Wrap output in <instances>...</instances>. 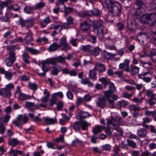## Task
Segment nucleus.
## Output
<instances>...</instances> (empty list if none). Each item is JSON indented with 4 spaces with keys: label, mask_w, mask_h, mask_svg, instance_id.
Segmentation results:
<instances>
[{
    "label": "nucleus",
    "mask_w": 156,
    "mask_h": 156,
    "mask_svg": "<svg viewBox=\"0 0 156 156\" xmlns=\"http://www.w3.org/2000/svg\"><path fill=\"white\" fill-rule=\"evenodd\" d=\"M130 61L129 60L126 59L124 60L123 63L119 64V68L120 69L124 68V70L127 72H130L132 75H134L138 73L139 71V68L132 65H130V69L129 68V63Z\"/></svg>",
    "instance_id": "nucleus-1"
},
{
    "label": "nucleus",
    "mask_w": 156,
    "mask_h": 156,
    "mask_svg": "<svg viewBox=\"0 0 156 156\" xmlns=\"http://www.w3.org/2000/svg\"><path fill=\"white\" fill-rule=\"evenodd\" d=\"M93 31L96 33L99 39H101L104 36V27L102 22L101 20H98L96 23H93Z\"/></svg>",
    "instance_id": "nucleus-2"
},
{
    "label": "nucleus",
    "mask_w": 156,
    "mask_h": 156,
    "mask_svg": "<svg viewBox=\"0 0 156 156\" xmlns=\"http://www.w3.org/2000/svg\"><path fill=\"white\" fill-rule=\"evenodd\" d=\"M155 20L156 14L154 13H151L146 14L142 16L140 18V21L141 23L149 24Z\"/></svg>",
    "instance_id": "nucleus-3"
},
{
    "label": "nucleus",
    "mask_w": 156,
    "mask_h": 156,
    "mask_svg": "<svg viewBox=\"0 0 156 156\" xmlns=\"http://www.w3.org/2000/svg\"><path fill=\"white\" fill-rule=\"evenodd\" d=\"M59 48L62 47V50L66 51L68 50L71 49V47L67 42L66 38L63 36L60 39L59 42Z\"/></svg>",
    "instance_id": "nucleus-4"
},
{
    "label": "nucleus",
    "mask_w": 156,
    "mask_h": 156,
    "mask_svg": "<svg viewBox=\"0 0 156 156\" xmlns=\"http://www.w3.org/2000/svg\"><path fill=\"white\" fill-rule=\"evenodd\" d=\"M34 21V19L33 18L26 20L20 18L19 20V23L22 27L25 26L28 29L33 25Z\"/></svg>",
    "instance_id": "nucleus-5"
},
{
    "label": "nucleus",
    "mask_w": 156,
    "mask_h": 156,
    "mask_svg": "<svg viewBox=\"0 0 156 156\" xmlns=\"http://www.w3.org/2000/svg\"><path fill=\"white\" fill-rule=\"evenodd\" d=\"M111 8V13L113 14V16H116L120 14L121 7L119 3H112Z\"/></svg>",
    "instance_id": "nucleus-6"
},
{
    "label": "nucleus",
    "mask_w": 156,
    "mask_h": 156,
    "mask_svg": "<svg viewBox=\"0 0 156 156\" xmlns=\"http://www.w3.org/2000/svg\"><path fill=\"white\" fill-rule=\"evenodd\" d=\"M139 76L144 81L147 83L150 82L153 77L152 74L148 72H145L142 74L139 75Z\"/></svg>",
    "instance_id": "nucleus-7"
},
{
    "label": "nucleus",
    "mask_w": 156,
    "mask_h": 156,
    "mask_svg": "<svg viewBox=\"0 0 156 156\" xmlns=\"http://www.w3.org/2000/svg\"><path fill=\"white\" fill-rule=\"evenodd\" d=\"M109 124H111V128L112 129L115 130L120 134L121 136L123 134V130L122 129L119 127V124H113L111 121H109Z\"/></svg>",
    "instance_id": "nucleus-8"
},
{
    "label": "nucleus",
    "mask_w": 156,
    "mask_h": 156,
    "mask_svg": "<svg viewBox=\"0 0 156 156\" xmlns=\"http://www.w3.org/2000/svg\"><path fill=\"white\" fill-rule=\"evenodd\" d=\"M88 113L80 111L78 113V115L76 116V118L78 120L85 119L87 117L91 116Z\"/></svg>",
    "instance_id": "nucleus-9"
},
{
    "label": "nucleus",
    "mask_w": 156,
    "mask_h": 156,
    "mask_svg": "<svg viewBox=\"0 0 156 156\" xmlns=\"http://www.w3.org/2000/svg\"><path fill=\"white\" fill-rule=\"evenodd\" d=\"M23 116L22 115H19L16 118V120L12 122L13 123L18 127L22 128V125L20 124V122L23 120Z\"/></svg>",
    "instance_id": "nucleus-10"
},
{
    "label": "nucleus",
    "mask_w": 156,
    "mask_h": 156,
    "mask_svg": "<svg viewBox=\"0 0 156 156\" xmlns=\"http://www.w3.org/2000/svg\"><path fill=\"white\" fill-rule=\"evenodd\" d=\"M147 129L141 128L137 131V134L140 138H143L146 136L147 135Z\"/></svg>",
    "instance_id": "nucleus-11"
},
{
    "label": "nucleus",
    "mask_w": 156,
    "mask_h": 156,
    "mask_svg": "<svg viewBox=\"0 0 156 156\" xmlns=\"http://www.w3.org/2000/svg\"><path fill=\"white\" fill-rule=\"evenodd\" d=\"M0 95L3 97L9 98L11 96V92L5 88H2L0 90Z\"/></svg>",
    "instance_id": "nucleus-12"
},
{
    "label": "nucleus",
    "mask_w": 156,
    "mask_h": 156,
    "mask_svg": "<svg viewBox=\"0 0 156 156\" xmlns=\"http://www.w3.org/2000/svg\"><path fill=\"white\" fill-rule=\"evenodd\" d=\"M95 69L100 73H102L105 70V69L104 65L100 62H96Z\"/></svg>",
    "instance_id": "nucleus-13"
},
{
    "label": "nucleus",
    "mask_w": 156,
    "mask_h": 156,
    "mask_svg": "<svg viewBox=\"0 0 156 156\" xmlns=\"http://www.w3.org/2000/svg\"><path fill=\"white\" fill-rule=\"evenodd\" d=\"M80 27L83 31H88L89 28V26L87 21H85L80 24Z\"/></svg>",
    "instance_id": "nucleus-14"
},
{
    "label": "nucleus",
    "mask_w": 156,
    "mask_h": 156,
    "mask_svg": "<svg viewBox=\"0 0 156 156\" xmlns=\"http://www.w3.org/2000/svg\"><path fill=\"white\" fill-rule=\"evenodd\" d=\"M74 18L71 16H69L67 19V23H65L63 25V27L66 29L69 27L70 25L73 23Z\"/></svg>",
    "instance_id": "nucleus-15"
},
{
    "label": "nucleus",
    "mask_w": 156,
    "mask_h": 156,
    "mask_svg": "<svg viewBox=\"0 0 156 156\" xmlns=\"http://www.w3.org/2000/svg\"><path fill=\"white\" fill-rule=\"evenodd\" d=\"M98 99L97 103V105L102 108H104L106 106V100H107L103 97L101 98H99Z\"/></svg>",
    "instance_id": "nucleus-16"
},
{
    "label": "nucleus",
    "mask_w": 156,
    "mask_h": 156,
    "mask_svg": "<svg viewBox=\"0 0 156 156\" xmlns=\"http://www.w3.org/2000/svg\"><path fill=\"white\" fill-rule=\"evenodd\" d=\"M121 117L119 115H117L114 117L111 116V119H107V123L108 124V126H109L110 125L111 126V124H109V121H111L112 123L113 124H115L114 123V122H118L121 120Z\"/></svg>",
    "instance_id": "nucleus-17"
},
{
    "label": "nucleus",
    "mask_w": 156,
    "mask_h": 156,
    "mask_svg": "<svg viewBox=\"0 0 156 156\" xmlns=\"http://www.w3.org/2000/svg\"><path fill=\"white\" fill-rule=\"evenodd\" d=\"M105 129V126H96L92 130L94 135H96L98 133H100L101 130Z\"/></svg>",
    "instance_id": "nucleus-18"
},
{
    "label": "nucleus",
    "mask_w": 156,
    "mask_h": 156,
    "mask_svg": "<svg viewBox=\"0 0 156 156\" xmlns=\"http://www.w3.org/2000/svg\"><path fill=\"white\" fill-rule=\"evenodd\" d=\"M51 20L49 16L46 17L44 19L40 21L41 26L42 27H45L49 23Z\"/></svg>",
    "instance_id": "nucleus-19"
},
{
    "label": "nucleus",
    "mask_w": 156,
    "mask_h": 156,
    "mask_svg": "<svg viewBox=\"0 0 156 156\" xmlns=\"http://www.w3.org/2000/svg\"><path fill=\"white\" fill-rule=\"evenodd\" d=\"M146 94L150 99H152L153 100L155 101L156 94H154L152 91L147 90L146 91Z\"/></svg>",
    "instance_id": "nucleus-20"
},
{
    "label": "nucleus",
    "mask_w": 156,
    "mask_h": 156,
    "mask_svg": "<svg viewBox=\"0 0 156 156\" xmlns=\"http://www.w3.org/2000/svg\"><path fill=\"white\" fill-rule=\"evenodd\" d=\"M52 68L53 70L51 72V74L52 75L56 76L58 75V73L61 71V66H59L56 67L53 66Z\"/></svg>",
    "instance_id": "nucleus-21"
},
{
    "label": "nucleus",
    "mask_w": 156,
    "mask_h": 156,
    "mask_svg": "<svg viewBox=\"0 0 156 156\" xmlns=\"http://www.w3.org/2000/svg\"><path fill=\"white\" fill-rule=\"evenodd\" d=\"M96 70L94 68L93 69L90 70L89 73V77L93 80H95L97 79Z\"/></svg>",
    "instance_id": "nucleus-22"
},
{
    "label": "nucleus",
    "mask_w": 156,
    "mask_h": 156,
    "mask_svg": "<svg viewBox=\"0 0 156 156\" xmlns=\"http://www.w3.org/2000/svg\"><path fill=\"white\" fill-rule=\"evenodd\" d=\"M92 14L96 17H99L101 16L102 12L98 8H95L91 11Z\"/></svg>",
    "instance_id": "nucleus-23"
},
{
    "label": "nucleus",
    "mask_w": 156,
    "mask_h": 156,
    "mask_svg": "<svg viewBox=\"0 0 156 156\" xmlns=\"http://www.w3.org/2000/svg\"><path fill=\"white\" fill-rule=\"evenodd\" d=\"M44 121L46 125L53 124L56 122V119L55 118H49L48 117L45 118L44 119Z\"/></svg>",
    "instance_id": "nucleus-24"
},
{
    "label": "nucleus",
    "mask_w": 156,
    "mask_h": 156,
    "mask_svg": "<svg viewBox=\"0 0 156 156\" xmlns=\"http://www.w3.org/2000/svg\"><path fill=\"white\" fill-rule=\"evenodd\" d=\"M102 55L104 57L107 59H109L110 58H114L115 55V54H112L108 52L105 50L103 51Z\"/></svg>",
    "instance_id": "nucleus-25"
},
{
    "label": "nucleus",
    "mask_w": 156,
    "mask_h": 156,
    "mask_svg": "<svg viewBox=\"0 0 156 156\" xmlns=\"http://www.w3.org/2000/svg\"><path fill=\"white\" fill-rule=\"evenodd\" d=\"M100 51V49L99 47H95L93 50H91L90 53L93 56H96L99 54Z\"/></svg>",
    "instance_id": "nucleus-26"
},
{
    "label": "nucleus",
    "mask_w": 156,
    "mask_h": 156,
    "mask_svg": "<svg viewBox=\"0 0 156 156\" xmlns=\"http://www.w3.org/2000/svg\"><path fill=\"white\" fill-rule=\"evenodd\" d=\"M151 26V31L155 35H156V20L152 21L150 24Z\"/></svg>",
    "instance_id": "nucleus-27"
},
{
    "label": "nucleus",
    "mask_w": 156,
    "mask_h": 156,
    "mask_svg": "<svg viewBox=\"0 0 156 156\" xmlns=\"http://www.w3.org/2000/svg\"><path fill=\"white\" fill-rule=\"evenodd\" d=\"M80 123L81 126V127L83 130H87L88 129V127L90 125L87 122L85 121H81Z\"/></svg>",
    "instance_id": "nucleus-28"
},
{
    "label": "nucleus",
    "mask_w": 156,
    "mask_h": 156,
    "mask_svg": "<svg viewBox=\"0 0 156 156\" xmlns=\"http://www.w3.org/2000/svg\"><path fill=\"white\" fill-rule=\"evenodd\" d=\"M59 48L58 44L56 43H54L50 45L48 48V50L50 52L55 51Z\"/></svg>",
    "instance_id": "nucleus-29"
},
{
    "label": "nucleus",
    "mask_w": 156,
    "mask_h": 156,
    "mask_svg": "<svg viewBox=\"0 0 156 156\" xmlns=\"http://www.w3.org/2000/svg\"><path fill=\"white\" fill-rule=\"evenodd\" d=\"M150 122L151 120L149 118L147 117H145L143 119V122L142 123V125L145 129H148L149 126L146 123H149Z\"/></svg>",
    "instance_id": "nucleus-30"
},
{
    "label": "nucleus",
    "mask_w": 156,
    "mask_h": 156,
    "mask_svg": "<svg viewBox=\"0 0 156 156\" xmlns=\"http://www.w3.org/2000/svg\"><path fill=\"white\" fill-rule=\"evenodd\" d=\"M42 69L43 72L41 73L37 72V73L40 76L44 77L46 75V72L48 71V69L45 65H42Z\"/></svg>",
    "instance_id": "nucleus-31"
},
{
    "label": "nucleus",
    "mask_w": 156,
    "mask_h": 156,
    "mask_svg": "<svg viewBox=\"0 0 156 156\" xmlns=\"http://www.w3.org/2000/svg\"><path fill=\"white\" fill-rule=\"evenodd\" d=\"M150 57L154 62H156V50H152L150 52Z\"/></svg>",
    "instance_id": "nucleus-32"
},
{
    "label": "nucleus",
    "mask_w": 156,
    "mask_h": 156,
    "mask_svg": "<svg viewBox=\"0 0 156 156\" xmlns=\"http://www.w3.org/2000/svg\"><path fill=\"white\" fill-rule=\"evenodd\" d=\"M61 27L62 28V25L61 23L58 22H55L53 25H51L49 27L50 29H54L56 30L58 28Z\"/></svg>",
    "instance_id": "nucleus-33"
},
{
    "label": "nucleus",
    "mask_w": 156,
    "mask_h": 156,
    "mask_svg": "<svg viewBox=\"0 0 156 156\" xmlns=\"http://www.w3.org/2000/svg\"><path fill=\"white\" fill-rule=\"evenodd\" d=\"M24 10L25 12L28 14H31L33 13V11L35 10V9L34 7H31L29 6H26Z\"/></svg>",
    "instance_id": "nucleus-34"
},
{
    "label": "nucleus",
    "mask_w": 156,
    "mask_h": 156,
    "mask_svg": "<svg viewBox=\"0 0 156 156\" xmlns=\"http://www.w3.org/2000/svg\"><path fill=\"white\" fill-rule=\"evenodd\" d=\"M31 98V96L21 93L19 95V98L20 100H25Z\"/></svg>",
    "instance_id": "nucleus-35"
},
{
    "label": "nucleus",
    "mask_w": 156,
    "mask_h": 156,
    "mask_svg": "<svg viewBox=\"0 0 156 156\" xmlns=\"http://www.w3.org/2000/svg\"><path fill=\"white\" fill-rule=\"evenodd\" d=\"M26 49L27 51H29L31 54L34 55L39 54L40 52V51L36 49L30 48L28 47H26Z\"/></svg>",
    "instance_id": "nucleus-36"
},
{
    "label": "nucleus",
    "mask_w": 156,
    "mask_h": 156,
    "mask_svg": "<svg viewBox=\"0 0 156 156\" xmlns=\"http://www.w3.org/2000/svg\"><path fill=\"white\" fill-rule=\"evenodd\" d=\"M104 95L103 97H105V98L107 100V99H110V98L111 97L112 93H113V92L109 90L105 91L104 92Z\"/></svg>",
    "instance_id": "nucleus-37"
},
{
    "label": "nucleus",
    "mask_w": 156,
    "mask_h": 156,
    "mask_svg": "<svg viewBox=\"0 0 156 156\" xmlns=\"http://www.w3.org/2000/svg\"><path fill=\"white\" fill-rule=\"evenodd\" d=\"M45 5V3L43 2H40L38 3L34 7L35 10L38 9H41L43 8Z\"/></svg>",
    "instance_id": "nucleus-38"
},
{
    "label": "nucleus",
    "mask_w": 156,
    "mask_h": 156,
    "mask_svg": "<svg viewBox=\"0 0 156 156\" xmlns=\"http://www.w3.org/2000/svg\"><path fill=\"white\" fill-rule=\"evenodd\" d=\"M57 99L56 98V94H54L52 95L51 99L49 103V105L50 106H52L55 104L56 102Z\"/></svg>",
    "instance_id": "nucleus-39"
},
{
    "label": "nucleus",
    "mask_w": 156,
    "mask_h": 156,
    "mask_svg": "<svg viewBox=\"0 0 156 156\" xmlns=\"http://www.w3.org/2000/svg\"><path fill=\"white\" fill-rule=\"evenodd\" d=\"M10 118V114L8 113H7L5 117L0 118V122L2 121L5 123H7L9 121Z\"/></svg>",
    "instance_id": "nucleus-40"
},
{
    "label": "nucleus",
    "mask_w": 156,
    "mask_h": 156,
    "mask_svg": "<svg viewBox=\"0 0 156 156\" xmlns=\"http://www.w3.org/2000/svg\"><path fill=\"white\" fill-rule=\"evenodd\" d=\"M136 3L139 9L143 8L145 6L144 3L141 0H136Z\"/></svg>",
    "instance_id": "nucleus-41"
},
{
    "label": "nucleus",
    "mask_w": 156,
    "mask_h": 156,
    "mask_svg": "<svg viewBox=\"0 0 156 156\" xmlns=\"http://www.w3.org/2000/svg\"><path fill=\"white\" fill-rule=\"evenodd\" d=\"M92 47L90 45H83L82 46V50L84 52H89L91 51Z\"/></svg>",
    "instance_id": "nucleus-42"
},
{
    "label": "nucleus",
    "mask_w": 156,
    "mask_h": 156,
    "mask_svg": "<svg viewBox=\"0 0 156 156\" xmlns=\"http://www.w3.org/2000/svg\"><path fill=\"white\" fill-rule=\"evenodd\" d=\"M111 126H108V125L107 127L106 128H105V129H104L105 130V133L106 134V135L108 136H111L112 135V132L110 130V129L111 128Z\"/></svg>",
    "instance_id": "nucleus-43"
},
{
    "label": "nucleus",
    "mask_w": 156,
    "mask_h": 156,
    "mask_svg": "<svg viewBox=\"0 0 156 156\" xmlns=\"http://www.w3.org/2000/svg\"><path fill=\"white\" fill-rule=\"evenodd\" d=\"M144 99V97H141L140 98H134L133 99V101L138 105L142 103Z\"/></svg>",
    "instance_id": "nucleus-44"
},
{
    "label": "nucleus",
    "mask_w": 156,
    "mask_h": 156,
    "mask_svg": "<svg viewBox=\"0 0 156 156\" xmlns=\"http://www.w3.org/2000/svg\"><path fill=\"white\" fill-rule=\"evenodd\" d=\"M80 121L76 122L74 123V125L72 126L74 129L76 130H79L80 129Z\"/></svg>",
    "instance_id": "nucleus-45"
},
{
    "label": "nucleus",
    "mask_w": 156,
    "mask_h": 156,
    "mask_svg": "<svg viewBox=\"0 0 156 156\" xmlns=\"http://www.w3.org/2000/svg\"><path fill=\"white\" fill-rule=\"evenodd\" d=\"M15 54L14 51H11L9 53V56L8 58L12 59L13 61H15L16 60Z\"/></svg>",
    "instance_id": "nucleus-46"
},
{
    "label": "nucleus",
    "mask_w": 156,
    "mask_h": 156,
    "mask_svg": "<svg viewBox=\"0 0 156 156\" xmlns=\"http://www.w3.org/2000/svg\"><path fill=\"white\" fill-rule=\"evenodd\" d=\"M143 35H144V37L148 41H151V39L145 33L140 32H139L138 34V36L137 38H138V37H140L141 36Z\"/></svg>",
    "instance_id": "nucleus-47"
},
{
    "label": "nucleus",
    "mask_w": 156,
    "mask_h": 156,
    "mask_svg": "<svg viewBox=\"0 0 156 156\" xmlns=\"http://www.w3.org/2000/svg\"><path fill=\"white\" fill-rule=\"evenodd\" d=\"M101 147L102 150L107 151H110L112 149L111 146L108 144L102 146Z\"/></svg>",
    "instance_id": "nucleus-48"
},
{
    "label": "nucleus",
    "mask_w": 156,
    "mask_h": 156,
    "mask_svg": "<svg viewBox=\"0 0 156 156\" xmlns=\"http://www.w3.org/2000/svg\"><path fill=\"white\" fill-rule=\"evenodd\" d=\"M156 111H150L148 110L146 111L145 112V114L146 115L150 116L151 115L153 117L156 115Z\"/></svg>",
    "instance_id": "nucleus-49"
},
{
    "label": "nucleus",
    "mask_w": 156,
    "mask_h": 156,
    "mask_svg": "<svg viewBox=\"0 0 156 156\" xmlns=\"http://www.w3.org/2000/svg\"><path fill=\"white\" fill-rule=\"evenodd\" d=\"M69 42L73 46L76 47L78 45V41L77 38H72L70 40Z\"/></svg>",
    "instance_id": "nucleus-50"
},
{
    "label": "nucleus",
    "mask_w": 156,
    "mask_h": 156,
    "mask_svg": "<svg viewBox=\"0 0 156 156\" xmlns=\"http://www.w3.org/2000/svg\"><path fill=\"white\" fill-rule=\"evenodd\" d=\"M22 56L24 62L26 63L29 64L30 62L28 60V59L29 57L28 54L26 53H24L23 54Z\"/></svg>",
    "instance_id": "nucleus-51"
},
{
    "label": "nucleus",
    "mask_w": 156,
    "mask_h": 156,
    "mask_svg": "<svg viewBox=\"0 0 156 156\" xmlns=\"http://www.w3.org/2000/svg\"><path fill=\"white\" fill-rule=\"evenodd\" d=\"M19 142L18 140L15 139H13L11 140L9 142V144L11 145L12 147L15 146Z\"/></svg>",
    "instance_id": "nucleus-52"
},
{
    "label": "nucleus",
    "mask_w": 156,
    "mask_h": 156,
    "mask_svg": "<svg viewBox=\"0 0 156 156\" xmlns=\"http://www.w3.org/2000/svg\"><path fill=\"white\" fill-rule=\"evenodd\" d=\"M119 106L121 108L125 107L129 104V103L128 101H126L124 100L122 101H119Z\"/></svg>",
    "instance_id": "nucleus-53"
},
{
    "label": "nucleus",
    "mask_w": 156,
    "mask_h": 156,
    "mask_svg": "<svg viewBox=\"0 0 156 156\" xmlns=\"http://www.w3.org/2000/svg\"><path fill=\"white\" fill-rule=\"evenodd\" d=\"M15 61H12V59L7 58L5 60L6 65L8 66H11Z\"/></svg>",
    "instance_id": "nucleus-54"
},
{
    "label": "nucleus",
    "mask_w": 156,
    "mask_h": 156,
    "mask_svg": "<svg viewBox=\"0 0 156 156\" xmlns=\"http://www.w3.org/2000/svg\"><path fill=\"white\" fill-rule=\"evenodd\" d=\"M109 90L113 92V93L116 91V89L115 86L114 84L112 83H110L109 86Z\"/></svg>",
    "instance_id": "nucleus-55"
},
{
    "label": "nucleus",
    "mask_w": 156,
    "mask_h": 156,
    "mask_svg": "<svg viewBox=\"0 0 156 156\" xmlns=\"http://www.w3.org/2000/svg\"><path fill=\"white\" fill-rule=\"evenodd\" d=\"M29 86L31 89L33 90H36L38 87L36 83L30 82L29 83Z\"/></svg>",
    "instance_id": "nucleus-56"
},
{
    "label": "nucleus",
    "mask_w": 156,
    "mask_h": 156,
    "mask_svg": "<svg viewBox=\"0 0 156 156\" xmlns=\"http://www.w3.org/2000/svg\"><path fill=\"white\" fill-rule=\"evenodd\" d=\"M18 48L17 45H9L7 47V49L8 50L14 51Z\"/></svg>",
    "instance_id": "nucleus-57"
},
{
    "label": "nucleus",
    "mask_w": 156,
    "mask_h": 156,
    "mask_svg": "<svg viewBox=\"0 0 156 156\" xmlns=\"http://www.w3.org/2000/svg\"><path fill=\"white\" fill-rule=\"evenodd\" d=\"M127 142L128 145L132 148H135L136 147V144L134 142L130 140H127Z\"/></svg>",
    "instance_id": "nucleus-58"
},
{
    "label": "nucleus",
    "mask_w": 156,
    "mask_h": 156,
    "mask_svg": "<svg viewBox=\"0 0 156 156\" xmlns=\"http://www.w3.org/2000/svg\"><path fill=\"white\" fill-rule=\"evenodd\" d=\"M123 71H116L114 73L119 78L123 79L124 78V76L123 74Z\"/></svg>",
    "instance_id": "nucleus-59"
},
{
    "label": "nucleus",
    "mask_w": 156,
    "mask_h": 156,
    "mask_svg": "<svg viewBox=\"0 0 156 156\" xmlns=\"http://www.w3.org/2000/svg\"><path fill=\"white\" fill-rule=\"evenodd\" d=\"M14 85L11 83H10L5 86V88L11 92V90L14 88Z\"/></svg>",
    "instance_id": "nucleus-60"
},
{
    "label": "nucleus",
    "mask_w": 156,
    "mask_h": 156,
    "mask_svg": "<svg viewBox=\"0 0 156 156\" xmlns=\"http://www.w3.org/2000/svg\"><path fill=\"white\" fill-rule=\"evenodd\" d=\"M150 6L152 9L156 11V0H154L150 3Z\"/></svg>",
    "instance_id": "nucleus-61"
},
{
    "label": "nucleus",
    "mask_w": 156,
    "mask_h": 156,
    "mask_svg": "<svg viewBox=\"0 0 156 156\" xmlns=\"http://www.w3.org/2000/svg\"><path fill=\"white\" fill-rule=\"evenodd\" d=\"M55 58V59H57L58 62L59 63L65 62L66 59L65 58L63 57L62 56H59Z\"/></svg>",
    "instance_id": "nucleus-62"
},
{
    "label": "nucleus",
    "mask_w": 156,
    "mask_h": 156,
    "mask_svg": "<svg viewBox=\"0 0 156 156\" xmlns=\"http://www.w3.org/2000/svg\"><path fill=\"white\" fill-rule=\"evenodd\" d=\"M5 77L8 80L11 79V78L12 77V73L6 71L5 74Z\"/></svg>",
    "instance_id": "nucleus-63"
},
{
    "label": "nucleus",
    "mask_w": 156,
    "mask_h": 156,
    "mask_svg": "<svg viewBox=\"0 0 156 156\" xmlns=\"http://www.w3.org/2000/svg\"><path fill=\"white\" fill-rule=\"evenodd\" d=\"M107 100H108V101L109 107L111 108H114L115 107L114 101L110 99H107Z\"/></svg>",
    "instance_id": "nucleus-64"
}]
</instances>
